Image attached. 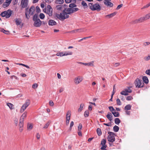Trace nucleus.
Listing matches in <instances>:
<instances>
[{
  "mask_svg": "<svg viewBox=\"0 0 150 150\" xmlns=\"http://www.w3.org/2000/svg\"><path fill=\"white\" fill-rule=\"evenodd\" d=\"M72 13L71 8H69L64 9L62 12L58 14L55 13L54 14V17L56 19H58L60 21H63L64 19L69 18V16L68 14H70Z\"/></svg>",
  "mask_w": 150,
  "mask_h": 150,
  "instance_id": "1",
  "label": "nucleus"
},
{
  "mask_svg": "<svg viewBox=\"0 0 150 150\" xmlns=\"http://www.w3.org/2000/svg\"><path fill=\"white\" fill-rule=\"evenodd\" d=\"M89 8L92 11H99L100 10L101 8L99 4L97 3L95 4H93V3H90L88 4Z\"/></svg>",
  "mask_w": 150,
  "mask_h": 150,
  "instance_id": "2",
  "label": "nucleus"
},
{
  "mask_svg": "<svg viewBox=\"0 0 150 150\" xmlns=\"http://www.w3.org/2000/svg\"><path fill=\"white\" fill-rule=\"evenodd\" d=\"M28 8H27L25 9V14L26 18L28 19L29 18L30 16H30L33 15L34 13V12L35 11V7L33 6H31L30 8L29 9L28 11Z\"/></svg>",
  "mask_w": 150,
  "mask_h": 150,
  "instance_id": "3",
  "label": "nucleus"
},
{
  "mask_svg": "<svg viewBox=\"0 0 150 150\" xmlns=\"http://www.w3.org/2000/svg\"><path fill=\"white\" fill-rule=\"evenodd\" d=\"M38 14H35L33 17V20L34 21L33 25L35 27H40L42 24V22L38 18Z\"/></svg>",
  "mask_w": 150,
  "mask_h": 150,
  "instance_id": "4",
  "label": "nucleus"
},
{
  "mask_svg": "<svg viewBox=\"0 0 150 150\" xmlns=\"http://www.w3.org/2000/svg\"><path fill=\"white\" fill-rule=\"evenodd\" d=\"M12 14V11L11 10H8L2 12L1 14L2 17H6V18H9Z\"/></svg>",
  "mask_w": 150,
  "mask_h": 150,
  "instance_id": "5",
  "label": "nucleus"
},
{
  "mask_svg": "<svg viewBox=\"0 0 150 150\" xmlns=\"http://www.w3.org/2000/svg\"><path fill=\"white\" fill-rule=\"evenodd\" d=\"M30 103V100L29 99L27 100L25 103L23 105L20 110L21 112H22L26 109Z\"/></svg>",
  "mask_w": 150,
  "mask_h": 150,
  "instance_id": "6",
  "label": "nucleus"
},
{
  "mask_svg": "<svg viewBox=\"0 0 150 150\" xmlns=\"http://www.w3.org/2000/svg\"><path fill=\"white\" fill-rule=\"evenodd\" d=\"M109 135L108 137V141L111 142H114L115 140V138L114 135L115 134L112 132H108Z\"/></svg>",
  "mask_w": 150,
  "mask_h": 150,
  "instance_id": "7",
  "label": "nucleus"
},
{
  "mask_svg": "<svg viewBox=\"0 0 150 150\" xmlns=\"http://www.w3.org/2000/svg\"><path fill=\"white\" fill-rule=\"evenodd\" d=\"M53 9L50 5H48L45 12L47 13L50 16L52 15Z\"/></svg>",
  "mask_w": 150,
  "mask_h": 150,
  "instance_id": "8",
  "label": "nucleus"
},
{
  "mask_svg": "<svg viewBox=\"0 0 150 150\" xmlns=\"http://www.w3.org/2000/svg\"><path fill=\"white\" fill-rule=\"evenodd\" d=\"M67 52H58L56 54V55L58 56L62 57L68 55H71L73 54L72 52H69L68 53H66Z\"/></svg>",
  "mask_w": 150,
  "mask_h": 150,
  "instance_id": "9",
  "label": "nucleus"
},
{
  "mask_svg": "<svg viewBox=\"0 0 150 150\" xmlns=\"http://www.w3.org/2000/svg\"><path fill=\"white\" fill-rule=\"evenodd\" d=\"M141 81H142L139 79H136L135 83L136 87L141 88L144 86V83L142 84Z\"/></svg>",
  "mask_w": 150,
  "mask_h": 150,
  "instance_id": "10",
  "label": "nucleus"
},
{
  "mask_svg": "<svg viewBox=\"0 0 150 150\" xmlns=\"http://www.w3.org/2000/svg\"><path fill=\"white\" fill-rule=\"evenodd\" d=\"M132 90L130 89V87H128V88H125L124 91H122L120 92V94L124 96H127L128 95V93H131Z\"/></svg>",
  "mask_w": 150,
  "mask_h": 150,
  "instance_id": "11",
  "label": "nucleus"
},
{
  "mask_svg": "<svg viewBox=\"0 0 150 150\" xmlns=\"http://www.w3.org/2000/svg\"><path fill=\"white\" fill-rule=\"evenodd\" d=\"M83 78L81 76H78L75 78L74 79V83L78 84L80 83L83 80Z\"/></svg>",
  "mask_w": 150,
  "mask_h": 150,
  "instance_id": "12",
  "label": "nucleus"
},
{
  "mask_svg": "<svg viewBox=\"0 0 150 150\" xmlns=\"http://www.w3.org/2000/svg\"><path fill=\"white\" fill-rule=\"evenodd\" d=\"M145 20L144 17H141L133 21V23L135 24L138 23H141L143 22Z\"/></svg>",
  "mask_w": 150,
  "mask_h": 150,
  "instance_id": "13",
  "label": "nucleus"
},
{
  "mask_svg": "<svg viewBox=\"0 0 150 150\" xmlns=\"http://www.w3.org/2000/svg\"><path fill=\"white\" fill-rule=\"evenodd\" d=\"M104 4L107 6L112 7L113 6V4L111 2V0H104Z\"/></svg>",
  "mask_w": 150,
  "mask_h": 150,
  "instance_id": "14",
  "label": "nucleus"
},
{
  "mask_svg": "<svg viewBox=\"0 0 150 150\" xmlns=\"http://www.w3.org/2000/svg\"><path fill=\"white\" fill-rule=\"evenodd\" d=\"M28 0H21V6L22 8L27 7L28 4Z\"/></svg>",
  "mask_w": 150,
  "mask_h": 150,
  "instance_id": "15",
  "label": "nucleus"
},
{
  "mask_svg": "<svg viewBox=\"0 0 150 150\" xmlns=\"http://www.w3.org/2000/svg\"><path fill=\"white\" fill-rule=\"evenodd\" d=\"M23 122L24 121L20 120V122L19 124V130L21 132L22 131L23 129Z\"/></svg>",
  "mask_w": 150,
  "mask_h": 150,
  "instance_id": "16",
  "label": "nucleus"
},
{
  "mask_svg": "<svg viewBox=\"0 0 150 150\" xmlns=\"http://www.w3.org/2000/svg\"><path fill=\"white\" fill-rule=\"evenodd\" d=\"M94 61H93L90 62L88 63H85L84 65L87 66L88 67H94Z\"/></svg>",
  "mask_w": 150,
  "mask_h": 150,
  "instance_id": "17",
  "label": "nucleus"
},
{
  "mask_svg": "<svg viewBox=\"0 0 150 150\" xmlns=\"http://www.w3.org/2000/svg\"><path fill=\"white\" fill-rule=\"evenodd\" d=\"M27 112L26 111L21 116L20 120L24 121V118L27 117Z\"/></svg>",
  "mask_w": 150,
  "mask_h": 150,
  "instance_id": "18",
  "label": "nucleus"
},
{
  "mask_svg": "<svg viewBox=\"0 0 150 150\" xmlns=\"http://www.w3.org/2000/svg\"><path fill=\"white\" fill-rule=\"evenodd\" d=\"M56 24V22L54 20H50L48 21V25L50 26L55 25Z\"/></svg>",
  "mask_w": 150,
  "mask_h": 150,
  "instance_id": "19",
  "label": "nucleus"
},
{
  "mask_svg": "<svg viewBox=\"0 0 150 150\" xmlns=\"http://www.w3.org/2000/svg\"><path fill=\"white\" fill-rule=\"evenodd\" d=\"M106 117L110 122L112 121V115L111 113L108 112Z\"/></svg>",
  "mask_w": 150,
  "mask_h": 150,
  "instance_id": "20",
  "label": "nucleus"
},
{
  "mask_svg": "<svg viewBox=\"0 0 150 150\" xmlns=\"http://www.w3.org/2000/svg\"><path fill=\"white\" fill-rule=\"evenodd\" d=\"M71 115V112L70 110H68L67 112L66 119H69L70 120V117Z\"/></svg>",
  "mask_w": 150,
  "mask_h": 150,
  "instance_id": "21",
  "label": "nucleus"
},
{
  "mask_svg": "<svg viewBox=\"0 0 150 150\" xmlns=\"http://www.w3.org/2000/svg\"><path fill=\"white\" fill-rule=\"evenodd\" d=\"M117 13V12H115L106 15L105 17L106 18L108 17V18H110L115 16Z\"/></svg>",
  "mask_w": 150,
  "mask_h": 150,
  "instance_id": "22",
  "label": "nucleus"
},
{
  "mask_svg": "<svg viewBox=\"0 0 150 150\" xmlns=\"http://www.w3.org/2000/svg\"><path fill=\"white\" fill-rule=\"evenodd\" d=\"M81 4L83 6L84 9L87 8L88 6V5L87 3L84 1H83L81 2Z\"/></svg>",
  "mask_w": 150,
  "mask_h": 150,
  "instance_id": "23",
  "label": "nucleus"
},
{
  "mask_svg": "<svg viewBox=\"0 0 150 150\" xmlns=\"http://www.w3.org/2000/svg\"><path fill=\"white\" fill-rule=\"evenodd\" d=\"M142 79L143 82L146 84H147L149 83V80L148 78L146 76L143 77Z\"/></svg>",
  "mask_w": 150,
  "mask_h": 150,
  "instance_id": "24",
  "label": "nucleus"
},
{
  "mask_svg": "<svg viewBox=\"0 0 150 150\" xmlns=\"http://www.w3.org/2000/svg\"><path fill=\"white\" fill-rule=\"evenodd\" d=\"M0 31L1 32L6 34H8L9 33V32L8 31L5 30L3 28H0Z\"/></svg>",
  "mask_w": 150,
  "mask_h": 150,
  "instance_id": "25",
  "label": "nucleus"
},
{
  "mask_svg": "<svg viewBox=\"0 0 150 150\" xmlns=\"http://www.w3.org/2000/svg\"><path fill=\"white\" fill-rule=\"evenodd\" d=\"M131 107L132 106L130 104L127 105L125 107V110H130L131 109Z\"/></svg>",
  "mask_w": 150,
  "mask_h": 150,
  "instance_id": "26",
  "label": "nucleus"
},
{
  "mask_svg": "<svg viewBox=\"0 0 150 150\" xmlns=\"http://www.w3.org/2000/svg\"><path fill=\"white\" fill-rule=\"evenodd\" d=\"M16 23L17 25H20L21 23V19L20 18H16Z\"/></svg>",
  "mask_w": 150,
  "mask_h": 150,
  "instance_id": "27",
  "label": "nucleus"
},
{
  "mask_svg": "<svg viewBox=\"0 0 150 150\" xmlns=\"http://www.w3.org/2000/svg\"><path fill=\"white\" fill-rule=\"evenodd\" d=\"M120 122V120L119 118H116L115 119V124L118 125Z\"/></svg>",
  "mask_w": 150,
  "mask_h": 150,
  "instance_id": "28",
  "label": "nucleus"
},
{
  "mask_svg": "<svg viewBox=\"0 0 150 150\" xmlns=\"http://www.w3.org/2000/svg\"><path fill=\"white\" fill-rule=\"evenodd\" d=\"M64 2L63 0H57L55 1V3L57 4H62Z\"/></svg>",
  "mask_w": 150,
  "mask_h": 150,
  "instance_id": "29",
  "label": "nucleus"
},
{
  "mask_svg": "<svg viewBox=\"0 0 150 150\" xmlns=\"http://www.w3.org/2000/svg\"><path fill=\"white\" fill-rule=\"evenodd\" d=\"M112 113L113 115L115 117H118L120 116V114L118 112H116L115 111H114L112 112Z\"/></svg>",
  "mask_w": 150,
  "mask_h": 150,
  "instance_id": "30",
  "label": "nucleus"
},
{
  "mask_svg": "<svg viewBox=\"0 0 150 150\" xmlns=\"http://www.w3.org/2000/svg\"><path fill=\"white\" fill-rule=\"evenodd\" d=\"M50 121H48L47 122L45 125L44 127H43V129H46L48 128V127L49 125L50 124Z\"/></svg>",
  "mask_w": 150,
  "mask_h": 150,
  "instance_id": "31",
  "label": "nucleus"
},
{
  "mask_svg": "<svg viewBox=\"0 0 150 150\" xmlns=\"http://www.w3.org/2000/svg\"><path fill=\"white\" fill-rule=\"evenodd\" d=\"M119 127L116 125H115L113 128L114 131L115 132H117L119 130Z\"/></svg>",
  "mask_w": 150,
  "mask_h": 150,
  "instance_id": "32",
  "label": "nucleus"
},
{
  "mask_svg": "<svg viewBox=\"0 0 150 150\" xmlns=\"http://www.w3.org/2000/svg\"><path fill=\"white\" fill-rule=\"evenodd\" d=\"M10 3L6 1V2L4 3L3 4V7L4 8H6L9 6L10 4Z\"/></svg>",
  "mask_w": 150,
  "mask_h": 150,
  "instance_id": "33",
  "label": "nucleus"
},
{
  "mask_svg": "<svg viewBox=\"0 0 150 150\" xmlns=\"http://www.w3.org/2000/svg\"><path fill=\"white\" fill-rule=\"evenodd\" d=\"M33 127V126L30 123H28L27 125V129L28 130H31Z\"/></svg>",
  "mask_w": 150,
  "mask_h": 150,
  "instance_id": "34",
  "label": "nucleus"
},
{
  "mask_svg": "<svg viewBox=\"0 0 150 150\" xmlns=\"http://www.w3.org/2000/svg\"><path fill=\"white\" fill-rule=\"evenodd\" d=\"M7 105L9 108L10 109H13V105L10 103H7Z\"/></svg>",
  "mask_w": 150,
  "mask_h": 150,
  "instance_id": "35",
  "label": "nucleus"
},
{
  "mask_svg": "<svg viewBox=\"0 0 150 150\" xmlns=\"http://www.w3.org/2000/svg\"><path fill=\"white\" fill-rule=\"evenodd\" d=\"M97 132L99 136H100L102 134V132L101 129L100 128H98L97 129Z\"/></svg>",
  "mask_w": 150,
  "mask_h": 150,
  "instance_id": "36",
  "label": "nucleus"
},
{
  "mask_svg": "<svg viewBox=\"0 0 150 150\" xmlns=\"http://www.w3.org/2000/svg\"><path fill=\"white\" fill-rule=\"evenodd\" d=\"M84 106L83 104H81L80 105V108L78 109V111L81 112L82 110L83 107Z\"/></svg>",
  "mask_w": 150,
  "mask_h": 150,
  "instance_id": "37",
  "label": "nucleus"
},
{
  "mask_svg": "<svg viewBox=\"0 0 150 150\" xmlns=\"http://www.w3.org/2000/svg\"><path fill=\"white\" fill-rule=\"evenodd\" d=\"M56 8L58 10H62V6L61 5H57L56 6Z\"/></svg>",
  "mask_w": 150,
  "mask_h": 150,
  "instance_id": "38",
  "label": "nucleus"
},
{
  "mask_svg": "<svg viewBox=\"0 0 150 150\" xmlns=\"http://www.w3.org/2000/svg\"><path fill=\"white\" fill-rule=\"evenodd\" d=\"M89 116V112L88 110H86L84 113V116L85 117H87Z\"/></svg>",
  "mask_w": 150,
  "mask_h": 150,
  "instance_id": "39",
  "label": "nucleus"
},
{
  "mask_svg": "<svg viewBox=\"0 0 150 150\" xmlns=\"http://www.w3.org/2000/svg\"><path fill=\"white\" fill-rule=\"evenodd\" d=\"M76 6V5L75 4H71L69 5V7L71 8H73Z\"/></svg>",
  "mask_w": 150,
  "mask_h": 150,
  "instance_id": "40",
  "label": "nucleus"
},
{
  "mask_svg": "<svg viewBox=\"0 0 150 150\" xmlns=\"http://www.w3.org/2000/svg\"><path fill=\"white\" fill-rule=\"evenodd\" d=\"M126 99L127 100H131L133 99V98L131 96H129L127 97Z\"/></svg>",
  "mask_w": 150,
  "mask_h": 150,
  "instance_id": "41",
  "label": "nucleus"
},
{
  "mask_svg": "<svg viewBox=\"0 0 150 150\" xmlns=\"http://www.w3.org/2000/svg\"><path fill=\"white\" fill-rule=\"evenodd\" d=\"M72 10V13L75 12L79 10V9L77 8H71Z\"/></svg>",
  "mask_w": 150,
  "mask_h": 150,
  "instance_id": "42",
  "label": "nucleus"
},
{
  "mask_svg": "<svg viewBox=\"0 0 150 150\" xmlns=\"http://www.w3.org/2000/svg\"><path fill=\"white\" fill-rule=\"evenodd\" d=\"M108 108L110 111L112 112V113L114 111H115V109L112 106H109V107Z\"/></svg>",
  "mask_w": 150,
  "mask_h": 150,
  "instance_id": "43",
  "label": "nucleus"
},
{
  "mask_svg": "<svg viewBox=\"0 0 150 150\" xmlns=\"http://www.w3.org/2000/svg\"><path fill=\"white\" fill-rule=\"evenodd\" d=\"M117 105H121V102L119 99L117 98L116 100Z\"/></svg>",
  "mask_w": 150,
  "mask_h": 150,
  "instance_id": "44",
  "label": "nucleus"
},
{
  "mask_svg": "<svg viewBox=\"0 0 150 150\" xmlns=\"http://www.w3.org/2000/svg\"><path fill=\"white\" fill-rule=\"evenodd\" d=\"M150 44V42H146L143 43V45L144 46H147Z\"/></svg>",
  "mask_w": 150,
  "mask_h": 150,
  "instance_id": "45",
  "label": "nucleus"
},
{
  "mask_svg": "<svg viewBox=\"0 0 150 150\" xmlns=\"http://www.w3.org/2000/svg\"><path fill=\"white\" fill-rule=\"evenodd\" d=\"M144 59L146 61H148L150 60V55L147 56L145 57L144 58Z\"/></svg>",
  "mask_w": 150,
  "mask_h": 150,
  "instance_id": "46",
  "label": "nucleus"
},
{
  "mask_svg": "<svg viewBox=\"0 0 150 150\" xmlns=\"http://www.w3.org/2000/svg\"><path fill=\"white\" fill-rule=\"evenodd\" d=\"M40 18L41 19H43L45 17V16L43 13H41L40 14Z\"/></svg>",
  "mask_w": 150,
  "mask_h": 150,
  "instance_id": "47",
  "label": "nucleus"
},
{
  "mask_svg": "<svg viewBox=\"0 0 150 150\" xmlns=\"http://www.w3.org/2000/svg\"><path fill=\"white\" fill-rule=\"evenodd\" d=\"M106 142V139H103L101 141V144L102 145H105Z\"/></svg>",
  "mask_w": 150,
  "mask_h": 150,
  "instance_id": "48",
  "label": "nucleus"
},
{
  "mask_svg": "<svg viewBox=\"0 0 150 150\" xmlns=\"http://www.w3.org/2000/svg\"><path fill=\"white\" fill-rule=\"evenodd\" d=\"M144 17L145 20L149 19V18H150V16L148 13L145 15V16Z\"/></svg>",
  "mask_w": 150,
  "mask_h": 150,
  "instance_id": "49",
  "label": "nucleus"
},
{
  "mask_svg": "<svg viewBox=\"0 0 150 150\" xmlns=\"http://www.w3.org/2000/svg\"><path fill=\"white\" fill-rule=\"evenodd\" d=\"M144 17L145 20L149 19V18H150V16L148 13L145 15V16Z\"/></svg>",
  "mask_w": 150,
  "mask_h": 150,
  "instance_id": "50",
  "label": "nucleus"
},
{
  "mask_svg": "<svg viewBox=\"0 0 150 150\" xmlns=\"http://www.w3.org/2000/svg\"><path fill=\"white\" fill-rule=\"evenodd\" d=\"M35 9L37 12L38 13H39L40 12V10L39 8V7L38 6H37L35 8Z\"/></svg>",
  "mask_w": 150,
  "mask_h": 150,
  "instance_id": "51",
  "label": "nucleus"
},
{
  "mask_svg": "<svg viewBox=\"0 0 150 150\" xmlns=\"http://www.w3.org/2000/svg\"><path fill=\"white\" fill-rule=\"evenodd\" d=\"M82 127V125L81 124H79L78 127V130L79 131H80Z\"/></svg>",
  "mask_w": 150,
  "mask_h": 150,
  "instance_id": "52",
  "label": "nucleus"
},
{
  "mask_svg": "<svg viewBox=\"0 0 150 150\" xmlns=\"http://www.w3.org/2000/svg\"><path fill=\"white\" fill-rule=\"evenodd\" d=\"M38 85L37 83H34L32 85V87L34 89L37 88L38 87Z\"/></svg>",
  "mask_w": 150,
  "mask_h": 150,
  "instance_id": "53",
  "label": "nucleus"
},
{
  "mask_svg": "<svg viewBox=\"0 0 150 150\" xmlns=\"http://www.w3.org/2000/svg\"><path fill=\"white\" fill-rule=\"evenodd\" d=\"M74 125V123L73 121H71V122L70 124V130L71 129L72 127Z\"/></svg>",
  "mask_w": 150,
  "mask_h": 150,
  "instance_id": "54",
  "label": "nucleus"
},
{
  "mask_svg": "<svg viewBox=\"0 0 150 150\" xmlns=\"http://www.w3.org/2000/svg\"><path fill=\"white\" fill-rule=\"evenodd\" d=\"M122 6L123 4H121L119 5H118L116 8V10H117L119 9Z\"/></svg>",
  "mask_w": 150,
  "mask_h": 150,
  "instance_id": "55",
  "label": "nucleus"
},
{
  "mask_svg": "<svg viewBox=\"0 0 150 150\" xmlns=\"http://www.w3.org/2000/svg\"><path fill=\"white\" fill-rule=\"evenodd\" d=\"M145 73L147 74L150 76V69L147 70L146 71Z\"/></svg>",
  "mask_w": 150,
  "mask_h": 150,
  "instance_id": "56",
  "label": "nucleus"
},
{
  "mask_svg": "<svg viewBox=\"0 0 150 150\" xmlns=\"http://www.w3.org/2000/svg\"><path fill=\"white\" fill-rule=\"evenodd\" d=\"M80 30H81V29H78L75 30H74L71 31V33H76L77 32H78Z\"/></svg>",
  "mask_w": 150,
  "mask_h": 150,
  "instance_id": "57",
  "label": "nucleus"
},
{
  "mask_svg": "<svg viewBox=\"0 0 150 150\" xmlns=\"http://www.w3.org/2000/svg\"><path fill=\"white\" fill-rule=\"evenodd\" d=\"M49 104L51 106H53L54 105V103L52 100H50L49 101Z\"/></svg>",
  "mask_w": 150,
  "mask_h": 150,
  "instance_id": "58",
  "label": "nucleus"
},
{
  "mask_svg": "<svg viewBox=\"0 0 150 150\" xmlns=\"http://www.w3.org/2000/svg\"><path fill=\"white\" fill-rule=\"evenodd\" d=\"M102 146L101 148V149H106L105 148L107 147V146L105 145H102Z\"/></svg>",
  "mask_w": 150,
  "mask_h": 150,
  "instance_id": "59",
  "label": "nucleus"
},
{
  "mask_svg": "<svg viewBox=\"0 0 150 150\" xmlns=\"http://www.w3.org/2000/svg\"><path fill=\"white\" fill-rule=\"evenodd\" d=\"M13 78H15L16 79H18V77L15 76L13 75V76H11V79H13Z\"/></svg>",
  "mask_w": 150,
  "mask_h": 150,
  "instance_id": "60",
  "label": "nucleus"
},
{
  "mask_svg": "<svg viewBox=\"0 0 150 150\" xmlns=\"http://www.w3.org/2000/svg\"><path fill=\"white\" fill-rule=\"evenodd\" d=\"M70 120L66 119V125H68L69 123Z\"/></svg>",
  "mask_w": 150,
  "mask_h": 150,
  "instance_id": "61",
  "label": "nucleus"
},
{
  "mask_svg": "<svg viewBox=\"0 0 150 150\" xmlns=\"http://www.w3.org/2000/svg\"><path fill=\"white\" fill-rule=\"evenodd\" d=\"M119 65H120L119 63H115V64H114V67H117L118 66H119Z\"/></svg>",
  "mask_w": 150,
  "mask_h": 150,
  "instance_id": "62",
  "label": "nucleus"
},
{
  "mask_svg": "<svg viewBox=\"0 0 150 150\" xmlns=\"http://www.w3.org/2000/svg\"><path fill=\"white\" fill-rule=\"evenodd\" d=\"M149 6H150V5H149V4H148L146 5L145 6H144L143 8H142V9H143V8H147L148 7H149Z\"/></svg>",
  "mask_w": 150,
  "mask_h": 150,
  "instance_id": "63",
  "label": "nucleus"
},
{
  "mask_svg": "<svg viewBox=\"0 0 150 150\" xmlns=\"http://www.w3.org/2000/svg\"><path fill=\"white\" fill-rule=\"evenodd\" d=\"M88 109L90 111H91L92 110V106L91 105H89L88 107Z\"/></svg>",
  "mask_w": 150,
  "mask_h": 150,
  "instance_id": "64",
  "label": "nucleus"
}]
</instances>
